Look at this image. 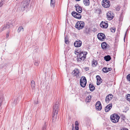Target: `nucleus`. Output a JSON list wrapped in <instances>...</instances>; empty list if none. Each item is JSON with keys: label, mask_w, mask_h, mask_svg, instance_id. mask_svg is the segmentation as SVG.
I'll return each instance as SVG.
<instances>
[{"label": "nucleus", "mask_w": 130, "mask_h": 130, "mask_svg": "<svg viewBox=\"0 0 130 130\" xmlns=\"http://www.w3.org/2000/svg\"><path fill=\"white\" fill-rule=\"evenodd\" d=\"M59 108V105L58 102H56L55 105L54 106L53 117H57Z\"/></svg>", "instance_id": "nucleus-1"}, {"label": "nucleus", "mask_w": 130, "mask_h": 130, "mask_svg": "<svg viewBox=\"0 0 130 130\" xmlns=\"http://www.w3.org/2000/svg\"><path fill=\"white\" fill-rule=\"evenodd\" d=\"M110 118L113 122L116 123L118 122L120 117L117 114L115 113L111 116Z\"/></svg>", "instance_id": "nucleus-2"}, {"label": "nucleus", "mask_w": 130, "mask_h": 130, "mask_svg": "<svg viewBox=\"0 0 130 130\" xmlns=\"http://www.w3.org/2000/svg\"><path fill=\"white\" fill-rule=\"evenodd\" d=\"M83 53V52H80L79 53V55L78 57V61H80L81 60H83L86 57V55L87 54V52H84Z\"/></svg>", "instance_id": "nucleus-3"}, {"label": "nucleus", "mask_w": 130, "mask_h": 130, "mask_svg": "<svg viewBox=\"0 0 130 130\" xmlns=\"http://www.w3.org/2000/svg\"><path fill=\"white\" fill-rule=\"evenodd\" d=\"M84 23L83 21H78L76 24L75 27L78 30L82 29L84 26Z\"/></svg>", "instance_id": "nucleus-4"}, {"label": "nucleus", "mask_w": 130, "mask_h": 130, "mask_svg": "<svg viewBox=\"0 0 130 130\" xmlns=\"http://www.w3.org/2000/svg\"><path fill=\"white\" fill-rule=\"evenodd\" d=\"M80 84L81 86L83 87H84L87 83V80L86 77L82 76L80 80Z\"/></svg>", "instance_id": "nucleus-5"}, {"label": "nucleus", "mask_w": 130, "mask_h": 130, "mask_svg": "<svg viewBox=\"0 0 130 130\" xmlns=\"http://www.w3.org/2000/svg\"><path fill=\"white\" fill-rule=\"evenodd\" d=\"M29 2L27 0H25L22 4V10H24L28 8L29 4Z\"/></svg>", "instance_id": "nucleus-6"}, {"label": "nucleus", "mask_w": 130, "mask_h": 130, "mask_svg": "<svg viewBox=\"0 0 130 130\" xmlns=\"http://www.w3.org/2000/svg\"><path fill=\"white\" fill-rule=\"evenodd\" d=\"M102 4L104 8L109 7L110 5V2L108 0H103Z\"/></svg>", "instance_id": "nucleus-7"}, {"label": "nucleus", "mask_w": 130, "mask_h": 130, "mask_svg": "<svg viewBox=\"0 0 130 130\" xmlns=\"http://www.w3.org/2000/svg\"><path fill=\"white\" fill-rule=\"evenodd\" d=\"M71 14L74 17L78 19H80L82 17V15L74 11L72 12Z\"/></svg>", "instance_id": "nucleus-8"}, {"label": "nucleus", "mask_w": 130, "mask_h": 130, "mask_svg": "<svg viewBox=\"0 0 130 130\" xmlns=\"http://www.w3.org/2000/svg\"><path fill=\"white\" fill-rule=\"evenodd\" d=\"M97 37L101 41H103L105 39L106 36L104 34L102 33H100L98 34Z\"/></svg>", "instance_id": "nucleus-9"}, {"label": "nucleus", "mask_w": 130, "mask_h": 130, "mask_svg": "<svg viewBox=\"0 0 130 130\" xmlns=\"http://www.w3.org/2000/svg\"><path fill=\"white\" fill-rule=\"evenodd\" d=\"M106 16L107 19L110 20L112 19L114 17V15L112 12L110 11H109L107 13Z\"/></svg>", "instance_id": "nucleus-10"}, {"label": "nucleus", "mask_w": 130, "mask_h": 130, "mask_svg": "<svg viewBox=\"0 0 130 130\" xmlns=\"http://www.w3.org/2000/svg\"><path fill=\"white\" fill-rule=\"evenodd\" d=\"M95 106L96 109L97 110H100L102 108V106L100 102L98 101L96 103Z\"/></svg>", "instance_id": "nucleus-11"}, {"label": "nucleus", "mask_w": 130, "mask_h": 130, "mask_svg": "<svg viewBox=\"0 0 130 130\" xmlns=\"http://www.w3.org/2000/svg\"><path fill=\"white\" fill-rule=\"evenodd\" d=\"M101 27L103 28H107L108 26V24L106 21L104 22L102 21L100 24Z\"/></svg>", "instance_id": "nucleus-12"}, {"label": "nucleus", "mask_w": 130, "mask_h": 130, "mask_svg": "<svg viewBox=\"0 0 130 130\" xmlns=\"http://www.w3.org/2000/svg\"><path fill=\"white\" fill-rule=\"evenodd\" d=\"M10 24L9 23L7 24L6 25H5L4 26L1 27L0 28V33L2 32L3 31L6 29L7 28H8L9 27Z\"/></svg>", "instance_id": "nucleus-13"}, {"label": "nucleus", "mask_w": 130, "mask_h": 130, "mask_svg": "<svg viewBox=\"0 0 130 130\" xmlns=\"http://www.w3.org/2000/svg\"><path fill=\"white\" fill-rule=\"evenodd\" d=\"M82 44V42L78 40L76 41L74 43V46L76 47H79Z\"/></svg>", "instance_id": "nucleus-14"}, {"label": "nucleus", "mask_w": 130, "mask_h": 130, "mask_svg": "<svg viewBox=\"0 0 130 130\" xmlns=\"http://www.w3.org/2000/svg\"><path fill=\"white\" fill-rule=\"evenodd\" d=\"M75 7L76 11L79 13H81L82 11V7L79 6L78 4L76 5Z\"/></svg>", "instance_id": "nucleus-15"}, {"label": "nucleus", "mask_w": 130, "mask_h": 130, "mask_svg": "<svg viewBox=\"0 0 130 130\" xmlns=\"http://www.w3.org/2000/svg\"><path fill=\"white\" fill-rule=\"evenodd\" d=\"M79 73V70L78 69L75 68L73 71L72 74L74 76H78V74Z\"/></svg>", "instance_id": "nucleus-16"}, {"label": "nucleus", "mask_w": 130, "mask_h": 130, "mask_svg": "<svg viewBox=\"0 0 130 130\" xmlns=\"http://www.w3.org/2000/svg\"><path fill=\"white\" fill-rule=\"evenodd\" d=\"M112 104H109L107 105L105 107V109L106 112H108L112 108Z\"/></svg>", "instance_id": "nucleus-17"}, {"label": "nucleus", "mask_w": 130, "mask_h": 130, "mask_svg": "<svg viewBox=\"0 0 130 130\" xmlns=\"http://www.w3.org/2000/svg\"><path fill=\"white\" fill-rule=\"evenodd\" d=\"M108 45L106 42H103L101 44V47L104 50H106Z\"/></svg>", "instance_id": "nucleus-18"}, {"label": "nucleus", "mask_w": 130, "mask_h": 130, "mask_svg": "<svg viewBox=\"0 0 130 130\" xmlns=\"http://www.w3.org/2000/svg\"><path fill=\"white\" fill-rule=\"evenodd\" d=\"M111 70V68H107L106 67H104L103 68L102 70L103 72L104 73H107L109 71H110Z\"/></svg>", "instance_id": "nucleus-19"}, {"label": "nucleus", "mask_w": 130, "mask_h": 130, "mask_svg": "<svg viewBox=\"0 0 130 130\" xmlns=\"http://www.w3.org/2000/svg\"><path fill=\"white\" fill-rule=\"evenodd\" d=\"M96 78H97V82H98L97 84L98 85H99L102 82V79L100 76L98 75L96 76Z\"/></svg>", "instance_id": "nucleus-20"}, {"label": "nucleus", "mask_w": 130, "mask_h": 130, "mask_svg": "<svg viewBox=\"0 0 130 130\" xmlns=\"http://www.w3.org/2000/svg\"><path fill=\"white\" fill-rule=\"evenodd\" d=\"M31 85L32 89H34L35 86V84L34 81L32 80L31 81Z\"/></svg>", "instance_id": "nucleus-21"}, {"label": "nucleus", "mask_w": 130, "mask_h": 130, "mask_svg": "<svg viewBox=\"0 0 130 130\" xmlns=\"http://www.w3.org/2000/svg\"><path fill=\"white\" fill-rule=\"evenodd\" d=\"M104 58V60L107 61H109L111 59L110 56L109 55L105 56Z\"/></svg>", "instance_id": "nucleus-22"}, {"label": "nucleus", "mask_w": 130, "mask_h": 130, "mask_svg": "<svg viewBox=\"0 0 130 130\" xmlns=\"http://www.w3.org/2000/svg\"><path fill=\"white\" fill-rule=\"evenodd\" d=\"M90 90L91 91H93L95 89L94 86L92 84H90L89 85Z\"/></svg>", "instance_id": "nucleus-23"}, {"label": "nucleus", "mask_w": 130, "mask_h": 130, "mask_svg": "<svg viewBox=\"0 0 130 130\" xmlns=\"http://www.w3.org/2000/svg\"><path fill=\"white\" fill-rule=\"evenodd\" d=\"M55 0H51L50 5L51 7H54L55 4Z\"/></svg>", "instance_id": "nucleus-24"}, {"label": "nucleus", "mask_w": 130, "mask_h": 130, "mask_svg": "<svg viewBox=\"0 0 130 130\" xmlns=\"http://www.w3.org/2000/svg\"><path fill=\"white\" fill-rule=\"evenodd\" d=\"M24 30V29L23 27L22 26H20L18 27L17 30V32L18 33H19L21 31H23Z\"/></svg>", "instance_id": "nucleus-25"}, {"label": "nucleus", "mask_w": 130, "mask_h": 130, "mask_svg": "<svg viewBox=\"0 0 130 130\" xmlns=\"http://www.w3.org/2000/svg\"><path fill=\"white\" fill-rule=\"evenodd\" d=\"M84 3L86 6H89V0H84Z\"/></svg>", "instance_id": "nucleus-26"}, {"label": "nucleus", "mask_w": 130, "mask_h": 130, "mask_svg": "<svg viewBox=\"0 0 130 130\" xmlns=\"http://www.w3.org/2000/svg\"><path fill=\"white\" fill-rule=\"evenodd\" d=\"M79 124L78 123V121H76L75 122V128L76 130H78L79 129L78 127Z\"/></svg>", "instance_id": "nucleus-27"}, {"label": "nucleus", "mask_w": 130, "mask_h": 130, "mask_svg": "<svg viewBox=\"0 0 130 130\" xmlns=\"http://www.w3.org/2000/svg\"><path fill=\"white\" fill-rule=\"evenodd\" d=\"M91 98V96L90 95H89L87 98L86 99V101L87 102H89Z\"/></svg>", "instance_id": "nucleus-28"}, {"label": "nucleus", "mask_w": 130, "mask_h": 130, "mask_svg": "<svg viewBox=\"0 0 130 130\" xmlns=\"http://www.w3.org/2000/svg\"><path fill=\"white\" fill-rule=\"evenodd\" d=\"M97 64V62L96 60H93L92 63V65L93 67H95Z\"/></svg>", "instance_id": "nucleus-29"}, {"label": "nucleus", "mask_w": 130, "mask_h": 130, "mask_svg": "<svg viewBox=\"0 0 130 130\" xmlns=\"http://www.w3.org/2000/svg\"><path fill=\"white\" fill-rule=\"evenodd\" d=\"M107 96V97H108L109 99H110V100H112L113 97V96L111 94H109Z\"/></svg>", "instance_id": "nucleus-30"}, {"label": "nucleus", "mask_w": 130, "mask_h": 130, "mask_svg": "<svg viewBox=\"0 0 130 130\" xmlns=\"http://www.w3.org/2000/svg\"><path fill=\"white\" fill-rule=\"evenodd\" d=\"M110 99L108 98V97H107V96L105 98V101L106 103H108L109 102V101H110Z\"/></svg>", "instance_id": "nucleus-31"}, {"label": "nucleus", "mask_w": 130, "mask_h": 130, "mask_svg": "<svg viewBox=\"0 0 130 130\" xmlns=\"http://www.w3.org/2000/svg\"><path fill=\"white\" fill-rule=\"evenodd\" d=\"M68 37L67 36H66L65 38V42L66 44H67L68 43Z\"/></svg>", "instance_id": "nucleus-32"}, {"label": "nucleus", "mask_w": 130, "mask_h": 130, "mask_svg": "<svg viewBox=\"0 0 130 130\" xmlns=\"http://www.w3.org/2000/svg\"><path fill=\"white\" fill-rule=\"evenodd\" d=\"M4 99V97L3 96L0 97V107L1 106L2 103Z\"/></svg>", "instance_id": "nucleus-33"}, {"label": "nucleus", "mask_w": 130, "mask_h": 130, "mask_svg": "<svg viewBox=\"0 0 130 130\" xmlns=\"http://www.w3.org/2000/svg\"><path fill=\"white\" fill-rule=\"evenodd\" d=\"M126 78L128 80L130 81V74H129L127 75Z\"/></svg>", "instance_id": "nucleus-34"}, {"label": "nucleus", "mask_w": 130, "mask_h": 130, "mask_svg": "<svg viewBox=\"0 0 130 130\" xmlns=\"http://www.w3.org/2000/svg\"><path fill=\"white\" fill-rule=\"evenodd\" d=\"M127 100L128 101H129L130 100V94H128L127 96Z\"/></svg>", "instance_id": "nucleus-35"}, {"label": "nucleus", "mask_w": 130, "mask_h": 130, "mask_svg": "<svg viewBox=\"0 0 130 130\" xmlns=\"http://www.w3.org/2000/svg\"><path fill=\"white\" fill-rule=\"evenodd\" d=\"M110 30H111V31L112 32H114L115 31V28L114 29L113 28H112Z\"/></svg>", "instance_id": "nucleus-36"}, {"label": "nucleus", "mask_w": 130, "mask_h": 130, "mask_svg": "<svg viewBox=\"0 0 130 130\" xmlns=\"http://www.w3.org/2000/svg\"><path fill=\"white\" fill-rule=\"evenodd\" d=\"M3 1L2 0L0 2V7H1L3 5Z\"/></svg>", "instance_id": "nucleus-37"}, {"label": "nucleus", "mask_w": 130, "mask_h": 130, "mask_svg": "<svg viewBox=\"0 0 130 130\" xmlns=\"http://www.w3.org/2000/svg\"><path fill=\"white\" fill-rule=\"evenodd\" d=\"M39 64V62H35L34 63V64L36 66H38Z\"/></svg>", "instance_id": "nucleus-38"}, {"label": "nucleus", "mask_w": 130, "mask_h": 130, "mask_svg": "<svg viewBox=\"0 0 130 130\" xmlns=\"http://www.w3.org/2000/svg\"><path fill=\"white\" fill-rule=\"evenodd\" d=\"M46 126L44 125L42 127V130H46Z\"/></svg>", "instance_id": "nucleus-39"}, {"label": "nucleus", "mask_w": 130, "mask_h": 130, "mask_svg": "<svg viewBox=\"0 0 130 130\" xmlns=\"http://www.w3.org/2000/svg\"><path fill=\"white\" fill-rule=\"evenodd\" d=\"M96 30H97L95 28H93L92 30V31L93 32H95V31H96Z\"/></svg>", "instance_id": "nucleus-40"}, {"label": "nucleus", "mask_w": 130, "mask_h": 130, "mask_svg": "<svg viewBox=\"0 0 130 130\" xmlns=\"http://www.w3.org/2000/svg\"><path fill=\"white\" fill-rule=\"evenodd\" d=\"M79 52L75 51V52L74 53L75 54L78 55V54H79Z\"/></svg>", "instance_id": "nucleus-41"}, {"label": "nucleus", "mask_w": 130, "mask_h": 130, "mask_svg": "<svg viewBox=\"0 0 130 130\" xmlns=\"http://www.w3.org/2000/svg\"><path fill=\"white\" fill-rule=\"evenodd\" d=\"M9 33H7L6 34V38H7L8 37H9Z\"/></svg>", "instance_id": "nucleus-42"}, {"label": "nucleus", "mask_w": 130, "mask_h": 130, "mask_svg": "<svg viewBox=\"0 0 130 130\" xmlns=\"http://www.w3.org/2000/svg\"><path fill=\"white\" fill-rule=\"evenodd\" d=\"M121 130H128L126 128H123V129H121Z\"/></svg>", "instance_id": "nucleus-43"}, {"label": "nucleus", "mask_w": 130, "mask_h": 130, "mask_svg": "<svg viewBox=\"0 0 130 130\" xmlns=\"http://www.w3.org/2000/svg\"><path fill=\"white\" fill-rule=\"evenodd\" d=\"M119 7H117L116 8V9L118 11L119 10L120 8H119Z\"/></svg>", "instance_id": "nucleus-44"}, {"label": "nucleus", "mask_w": 130, "mask_h": 130, "mask_svg": "<svg viewBox=\"0 0 130 130\" xmlns=\"http://www.w3.org/2000/svg\"><path fill=\"white\" fill-rule=\"evenodd\" d=\"M126 32H127V31H126L125 32V36L124 37V39H125V36H126Z\"/></svg>", "instance_id": "nucleus-45"}, {"label": "nucleus", "mask_w": 130, "mask_h": 130, "mask_svg": "<svg viewBox=\"0 0 130 130\" xmlns=\"http://www.w3.org/2000/svg\"><path fill=\"white\" fill-rule=\"evenodd\" d=\"M17 99H16L14 101V103H15H15L16 102H17Z\"/></svg>", "instance_id": "nucleus-46"}, {"label": "nucleus", "mask_w": 130, "mask_h": 130, "mask_svg": "<svg viewBox=\"0 0 130 130\" xmlns=\"http://www.w3.org/2000/svg\"><path fill=\"white\" fill-rule=\"evenodd\" d=\"M72 130H74V127H73V128H72Z\"/></svg>", "instance_id": "nucleus-47"}, {"label": "nucleus", "mask_w": 130, "mask_h": 130, "mask_svg": "<svg viewBox=\"0 0 130 130\" xmlns=\"http://www.w3.org/2000/svg\"><path fill=\"white\" fill-rule=\"evenodd\" d=\"M76 1H79L80 0H75Z\"/></svg>", "instance_id": "nucleus-48"}, {"label": "nucleus", "mask_w": 130, "mask_h": 130, "mask_svg": "<svg viewBox=\"0 0 130 130\" xmlns=\"http://www.w3.org/2000/svg\"><path fill=\"white\" fill-rule=\"evenodd\" d=\"M35 104H37V103L36 102H35Z\"/></svg>", "instance_id": "nucleus-49"}]
</instances>
